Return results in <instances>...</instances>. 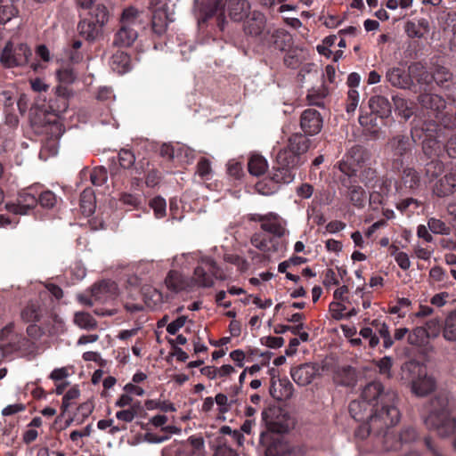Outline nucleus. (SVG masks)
I'll return each instance as SVG.
<instances>
[{
    "instance_id": "nucleus-1",
    "label": "nucleus",
    "mask_w": 456,
    "mask_h": 456,
    "mask_svg": "<svg viewBox=\"0 0 456 456\" xmlns=\"http://www.w3.org/2000/svg\"><path fill=\"white\" fill-rule=\"evenodd\" d=\"M268 432L262 433L260 444L265 456H303L302 449L283 441L281 434L295 426V419L280 407H269L262 412Z\"/></svg>"
},
{
    "instance_id": "nucleus-2",
    "label": "nucleus",
    "mask_w": 456,
    "mask_h": 456,
    "mask_svg": "<svg viewBox=\"0 0 456 456\" xmlns=\"http://www.w3.org/2000/svg\"><path fill=\"white\" fill-rule=\"evenodd\" d=\"M356 428L354 435L357 438L365 439L373 434L377 442L380 443L381 450L386 452L410 449L412 443L417 441L419 434L411 426L404 427L399 433H395L393 427L396 423H389V419L381 413L374 415Z\"/></svg>"
},
{
    "instance_id": "nucleus-3",
    "label": "nucleus",
    "mask_w": 456,
    "mask_h": 456,
    "mask_svg": "<svg viewBox=\"0 0 456 456\" xmlns=\"http://www.w3.org/2000/svg\"><path fill=\"white\" fill-rule=\"evenodd\" d=\"M370 158H371V153L369 150L362 145H354L345 153L336 165L342 173L338 179L342 188L346 191V198L357 208H364L366 192L358 184L356 169L361 167Z\"/></svg>"
},
{
    "instance_id": "nucleus-4",
    "label": "nucleus",
    "mask_w": 456,
    "mask_h": 456,
    "mask_svg": "<svg viewBox=\"0 0 456 456\" xmlns=\"http://www.w3.org/2000/svg\"><path fill=\"white\" fill-rule=\"evenodd\" d=\"M310 144L311 141L305 134L296 133L290 135L287 146L280 150L276 156L272 181L276 183H291L295 178L296 169L305 161V154Z\"/></svg>"
},
{
    "instance_id": "nucleus-5",
    "label": "nucleus",
    "mask_w": 456,
    "mask_h": 456,
    "mask_svg": "<svg viewBox=\"0 0 456 456\" xmlns=\"http://www.w3.org/2000/svg\"><path fill=\"white\" fill-rule=\"evenodd\" d=\"M416 137H420L419 128L415 126L411 129V134H396L389 137L384 145V154L390 169L395 173L401 172L407 159L412 154Z\"/></svg>"
},
{
    "instance_id": "nucleus-6",
    "label": "nucleus",
    "mask_w": 456,
    "mask_h": 456,
    "mask_svg": "<svg viewBox=\"0 0 456 456\" xmlns=\"http://www.w3.org/2000/svg\"><path fill=\"white\" fill-rule=\"evenodd\" d=\"M361 398L375 407V412L384 415L389 423H398L400 411L396 406L397 395L393 390L384 391V387L379 381H371L362 389Z\"/></svg>"
},
{
    "instance_id": "nucleus-7",
    "label": "nucleus",
    "mask_w": 456,
    "mask_h": 456,
    "mask_svg": "<svg viewBox=\"0 0 456 456\" xmlns=\"http://www.w3.org/2000/svg\"><path fill=\"white\" fill-rule=\"evenodd\" d=\"M425 424L442 437L449 436L456 429V418L451 416L449 401L446 395H438L430 401L429 414Z\"/></svg>"
},
{
    "instance_id": "nucleus-8",
    "label": "nucleus",
    "mask_w": 456,
    "mask_h": 456,
    "mask_svg": "<svg viewBox=\"0 0 456 456\" xmlns=\"http://www.w3.org/2000/svg\"><path fill=\"white\" fill-rule=\"evenodd\" d=\"M109 12L103 4H96L89 12V17L82 19L77 24L80 37L88 42H94L101 35L102 27L108 21Z\"/></svg>"
},
{
    "instance_id": "nucleus-9",
    "label": "nucleus",
    "mask_w": 456,
    "mask_h": 456,
    "mask_svg": "<svg viewBox=\"0 0 456 456\" xmlns=\"http://www.w3.org/2000/svg\"><path fill=\"white\" fill-rule=\"evenodd\" d=\"M224 0H201L199 4L197 19L200 28L208 26V21L215 18L219 31H224L227 24L224 15Z\"/></svg>"
},
{
    "instance_id": "nucleus-10",
    "label": "nucleus",
    "mask_w": 456,
    "mask_h": 456,
    "mask_svg": "<svg viewBox=\"0 0 456 456\" xmlns=\"http://www.w3.org/2000/svg\"><path fill=\"white\" fill-rule=\"evenodd\" d=\"M193 279L198 286L210 288L215 279L224 280L225 275L212 258L202 257L194 269Z\"/></svg>"
},
{
    "instance_id": "nucleus-11",
    "label": "nucleus",
    "mask_w": 456,
    "mask_h": 456,
    "mask_svg": "<svg viewBox=\"0 0 456 456\" xmlns=\"http://www.w3.org/2000/svg\"><path fill=\"white\" fill-rule=\"evenodd\" d=\"M31 57L32 51L28 45H14L9 41L0 54V62L5 68L25 66Z\"/></svg>"
},
{
    "instance_id": "nucleus-12",
    "label": "nucleus",
    "mask_w": 456,
    "mask_h": 456,
    "mask_svg": "<svg viewBox=\"0 0 456 456\" xmlns=\"http://www.w3.org/2000/svg\"><path fill=\"white\" fill-rule=\"evenodd\" d=\"M162 456H206L202 437L190 436L186 442L175 441L164 447Z\"/></svg>"
},
{
    "instance_id": "nucleus-13",
    "label": "nucleus",
    "mask_w": 456,
    "mask_h": 456,
    "mask_svg": "<svg viewBox=\"0 0 456 456\" xmlns=\"http://www.w3.org/2000/svg\"><path fill=\"white\" fill-rule=\"evenodd\" d=\"M424 139L422 142V151L428 158L437 157L441 152V143L437 140L441 126L436 121H424L420 129Z\"/></svg>"
},
{
    "instance_id": "nucleus-14",
    "label": "nucleus",
    "mask_w": 456,
    "mask_h": 456,
    "mask_svg": "<svg viewBox=\"0 0 456 456\" xmlns=\"http://www.w3.org/2000/svg\"><path fill=\"white\" fill-rule=\"evenodd\" d=\"M37 205V187H28L18 193L16 202L5 204V209L15 215H27Z\"/></svg>"
},
{
    "instance_id": "nucleus-15",
    "label": "nucleus",
    "mask_w": 456,
    "mask_h": 456,
    "mask_svg": "<svg viewBox=\"0 0 456 456\" xmlns=\"http://www.w3.org/2000/svg\"><path fill=\"white\" fill-rule=\"evenodd\" d=\"M369 106L371 110V114L369 117H359V122L362 126H368L369 122L372 123L376 121L378 117L383 119L391 115L392 104L385 96L375 95L370 97Z\"/></svg>"
},
{
    "instance_id": "nucleus-16",
    "label": "nucleus",
    "mask_w": 456,
    "mask_h": 456,
    "mask_svg": "<svg viewBox=\"0 0 456 456\" xmlns=\"http://www.w3.org/2000/svg\"><path fill=\"white\" fill-rule=\"evenodd\" d=\"M419 102L422 108L430 111L436 118L435 121L442 126V118L448 114L444 111L446 108L445 100L438 94H421L419 96Z\"/></svg>"
},
{
    "instance_id": "nucleus-17",
    "label": "nucleus",
    "mask_w": 456,
    "mask_h": 456,
    "mask_svg": "<svg viewBox=\"0 0 456 456\" xmlns=\"http://www.w3.org/2000/svg\"><path fill=\"white\" fill-rule=\"evenodd\" d=\"M281 239V237L262 231L252 234L250 243L264 253H275L283 248Z\"/></svg>"
},
{
    "instance_id": "nucleus-18",
    "label": "nucleus",
    "mask_w": 456,
    "mask_h": 456,
    "mask_svg": "<svg viewBox=\"0 0 456 456\" xmlns=\"http://www.w3.org/2000/svg\"><path fill=\"white\" fill-rule=\"evenodd\" d=\"M322 118L316 110L307 109L301 114L300 126L305 134H317L322 127Z\"/></svg>"
},
{
    "instance_id": "nucleus-19",
    "label": "nucleus",
    "mask_w": 456,
    "mask_h": 456,
    "mask_svg": "<svg viewBox=\"0 0 456 456\" xmlns=\"http://www.w3.org/2000/svg\"><path fill=\"white\" fill-rule=\"evenodd\" d=\"M387 80L391 86L401 88L410 89L413 86V80L411 74L403 67H393L387 71Z\"/></svg>"
},
{
    "instance_id": "nucleus-20",
    "label": "nucleus",
    "mask_w": 456,
    "mask_h": 456,
    "mask_svg": "<svg viewBox=\"0 0 456 456\" xmlns=\"http://www.w3.org/2000/svg\"><path fill=\"white\" fill-rule=\"evenodd\" d=\"M434 193L440 198L447 197L456 191V168H452L434 185Z\"/></svg>"
},
{
    "instance_id": "nucleus-21",
    "label": "nucleus",
    "mask_w": 456,
    "mask_h": 456,
    "mask_svg": "<svg viewBox=\"0 0 456 456\" xmlns=\"http://www.w3.org/2000/svg\"><path fill=\"white\" fill-rule=\"evenodd\" d=\"M349 413L356 421H365L370 419L375 413V407L360 398L353 400L349 403Z\"/></svg>"
},
{
    "instance_id": "nucleus-22",
    "label": "nucleus",
    "mask_w": 456,
    "mask_h": 456,
    "mask_svg": "<svg viewBox=\"0 0 456 456\" xmlns=\"http://www.w3.org/2000/svg\"><path fill=\"white\" fill-rule=\"evenodd\" d=\"M249 14L250 16L244 22V32L252 37H258L265 28L266 18L263 12L256 10Z\"/></svg>"
},
{
    "instance_id": "nucleus-23",
    "label": "nucleus",
    "mask_w": 456,
    "mask_h": 456,
    "mask_svg": "<svg viewBox=\"0 0 456 456\" xmlns=\"http://www.w3.org/2000/svg\"><path fill=\"white\" fill-rule=\"evenodd\" d=\"M285 225L286 222L279 215L270 212L260 227L263 232L282 238L287 232Z\"/></svg>"
},
{
    "instance_id": "nucleus-24",
    "label": "nucleus",
    "mask_w": 456,
    "mask_h": 456,
    "mask_svg": "<svg viewBox=\"0 0 456 456\" xmlns=\"http://www.w3.org/2000/svg\"><path fill=\"white\" fill-rule=\"evenodd\" d=\"M317 373V369L311 363H304L294 367L290 370L292 379L299 386H305L312 382Z\"/></svg>"
},
{
    "instance_id": "nucleus-25",
    "label": "nucleus",
    "mask_w": 456,
    "mask_h": 456,
    "mask_svg": "<svg viewBox=\"0 0 456 456\" xmlns=\"http://www.w3.org/2000/svg\"><path fill=\"white\" fill-rule=\"evenodd\" d=\"M250 4L248 0H228L226 8L233 21H241L250 13Z\"/></svg>"
},
{
    "instance_id": "nucleus-26",
    "label": "nucleus",
    "mask_w": 456,
    "mask_h": 456,
    "mask_svg": "<svg viewBox=\"0 0 456 456\" xmlns=\"http://www.w3.org/2000/svg\"><path fill=\"white\" fill-rule=\"evenodd\" d=\"M370 160H366L361 167H357V178L358 182L362 183L367 188H375L380 182L378 170L368 165Z\"/></svg>"
},
{
    "instance_id": "nucleus-27",
    "label": "nucleus",
    "mask_w": 456,
    "mask_h": 456,
    "mask_svg": "<svg viewBox=\"0 0 456 456\" xmlns=\"http://www.w3.org/2000/svg\"><path fill=\"white\" fill-rule=\"evenodd\" d=\"M138 37L137 31L131 26L121 25L114 35L113 45L118 47H128Z\"/></svg>"
},
{
    "instance_id": "nucleus-28",
    "label": "nucleus",
    "mask_w": 456,
    "mask_h": 456,
    "mask_svg": "<svg viewBox=\"0 0 456 456\" xmlns=\"http://www.w3.org/2000/svg\"><path fill=\"white\" fill-rule=\"evenodd\" d=\"M392 100L395 113L404 121H407L414 114L415 103L413 102L399 94L394 95Z\"/></svg>"
},
{
    "instance_id": "nucleus-29",
    "label": "nucleus",
    "mask_w": 456,
    "mask_h": 456,
    "mask_svg": "<svg viewBox=\"0 0 456 456\" xmlns=\"http://www.w3.org/2000/svg\"><path fill=\"white\" fill-rule=\"evenodd\" d=\"M131 58L123 51L112 54L110 61V68L118 74H124L130 69Z\"/></svg>"
},
{
    "instance_id": "nucleus-30",
    "label": "nucleus",
    "mask_w": 456,
    "mask_h": 456,
    "mask_svg": "<svg viewBox=\"0 0 456 456\" xmlns=\"http://www.w3.org/2000/svg\"><path fill=\"white\" fill-rule=\"evenodd\" d=\"M436 381L429 376H419L412 381V391L419 396H424L434 391Z\"/></svg>"
},
{
    "instance_id": "nucleus-31",
    "label": "nucleus",
    "mask_w": 456,
    "mask_h": 456,
    "mask_svg": "<svg viewBox=\"0 0 456 456\" xmlns=\"http://www.w3.org/2000/svg\"><path fill=\"white\" fill-rule=\"evenodd\" d=\"M402 185L411 191H415L420 186V175L419 172L411 167L402 168Z\"/></svg>"
},
{
    "instance_id": "nucleus-32",
    "label": "nucleus",
    "mask_w": 456,
    "mask_h": 456,
    "mask_svg": "<svg viewBox=\"0 0 456 456\" xmlns=\"http://www.w3.org/2000/svg\"><path fill=\"white\" fill-rule=\"evenodd\" d=\"M271 40L276 49L284 52L292 47L293 44L292 36L282 28L275 29L271 36Z\"/></svg>"
},
{
    "instance_id": "nucleus-33",
    "label": "nucleus",
    "mask_w": 456,
    "mask_h": 456,
    "mask_svg": "<svg viewBox=\"0 0 456 456\" xmlns=\"http://www.w3.org/2000/svg\"><path fill=\"white\" fill-rule=\"evenodd\" d=\"M279 387L280 390L279 393H277L276 383L273 380L272 381L270 394L273 398L281 401L289 399L293 395L294 388L289 380L279 379Z\"/></svg>"
},
{
    "instance_id": "nucleus-34",
    "label": "nucleus",
    "mask_w": 456,
    "mask_h": 456,
    "mask_svg": "<svg viewBox=\"0 0 456 456\" xmlns=\"http://www.w3.org/2000/svg\"><path fill=\"white\" fill-rule=\"evenodd\" d=\"M285 52L283 62L287 68L296 69L305 61L304 52L301 48L290 47Z\"/></svg>"
},
{
    "instance_id": "nucleus-35",
    "label": "nucleus",
    "mask_w": 456,
    "mask_h": 456,
    "mask_svg": "<svg viewBox=\"0 0 456 456\" xmlns=\"http://www.w3.org/2000/svg\"><path fill=\"white\" fill-rule=\"evenodd\" d=\"M268 168L267 160L259 154H252L248 159V170L254 176L264 175Z\"/></svg>"
},
{
    "instance_id": "nucleus-36",
    "label": "nucleus",
    "mask_w": 456,
    "mask_h": 456,
    "mask_svg": "<svg viewBox=\"0 0 456 456\" xmlns=\"http://www.w3.org/2000/svg\"><path fill=\"white\" fill-rule=\"evenodd\" d=\"M407 339L411 346L427 349L430 338L424 327H416L408 334Z\"/></svg>"
},
{
    "instance_id": "nucleus-37",
    "label": "nucleus",
    "mask_w": 456,
    "mask_h": 456,
    "mask_svg": "<svg viewBox=\"0 0 456 456\" xmlns=\"http://www.w3.org/2000/svg\"><path fill=\"white\" fill-rule=\"evenodd\" d=\"M167 15L162 10H156L151 20V29L154 34L160 37L166 33L167 28Z\"/></svg>"
},
{
    "instance_id": "nucleus-38",
    "label": "nucleus",
    "mask_w": 456,
    "mask_h": 456,
    "mask_svg": "<svg viewBox=\"0 0 456 456\" xmlns=\"http://www.w3.org/2000/svg\"><path fill=\"white\" fill-rule=\"evenodd\" d=\"M336 380L345 387H354L356 383L355 370L351 366L343 367L338 370Z\"/></svg>"
},
{
    "instance_id": "nucleus-39",
    "label": "nucleus",
    "mask_w": 456,
    "mask_h": 456,
    "mask_svg": "<svg viewBox=\"0 0 456 456\" xmlns=\"http://www.w3.org/2000/svg\"><path fill=\"white\" fill-rule=\"evenodd\" d=\"M452 79V73L449 69L440 65L435 67L433 71V81H435L437 86L447 88L449 87V83Z\"/></svg>"
},
{
    "instance_id": "nucleus-40",
    "label": "nucleus",
    "mask_w": 456,
    "mask_h": 456,
    "mask_svg": "<svg viewBox=\"0 0 456 456\" xmlns=\"http://www.w3.org/2000/svg\"><path fill=\"white\" fill-rule=\"evenodd\" d=\"M165 283L167 289L174 292H178L184 289V281L183 276L179 272L175 270H171L168 272L165 279Z\"/></svg>"
},
{
    "instance_id": "nucleus-41",
    "label": "nucleus",
    "mask_w": 456,
    "mask_h": 456,
    "mask_svg": "<svg viewBox=\"0 0 456 456\" xmlns=\"http://www.w3.org/2000/svg\"><path fill=\"white\" fill-rule=\"evenodd\" d=\"M74 322L81 329L86 330H94L97 327V321L92 314L86 312H78L75 314Z\"/></svg>"
},
{
    "instance_id": "nucleus-42",
    "label": "nucleus",
    "mask_w": 456,
    "mask_h": 456,
    "mask_svg": "<svg viewBox=\"0 0 456 456\" xmlns=\"http://www.w3.org/2000/svg\"><path fill=\"white\" fill-rule=\"evenodd\" d=\"M444 169L443 161L438 159H434L428 161L424 167L425 175L430 182L437 178Z\"/></svg>"
},
{
    "instance_id": "nucleus-43",
    "label": "nucleus",
    "mask_w": 456,
    "mask_h": 456,
    "mask_svg": "<svg viewBox=\"0 0 456 456\" xmlns=\"http://www.w3.org/2000/svg\"><path fill=\"white\" fill-rule=\"evenodd\" d=\"M443 335L446 340H456V310L446 317L444 323Z\"/></svg>"
},
{
    "instance_id": "nucleus-44",
    "label": "nucleus",
    "mask_w": 456,
    "mask_h": 456,
    "mask_svg": "<svg viewBox=\"0 0 456 456\" xmlns=\"http://www.w3.org/2000/svg\"><path fill=\"white\" fill-rule=\"evenodd\" d=\"M21 320L25 322H37L41 317V308L36 304H28L20 313Z\"/></svg>"
},
{
    "instance_id": "nucleus-45",
    "label": "nucleus",
    "mask_w": 456,
    "mask_h": 456,
    "mask_svg": "<svg viewBox=\"0 0 456 456\" xmlns=\"http://www.w3.org/2000/svg\"><path fill=\"white\" fill-rule=\"evenodd\" d=\"M37 204L44 208L52 209L57 204V197L50 190L40 191L37 190Z\"/></svg>"
},
{
    "instance_id": "nucleus-46",
    "label": "nucleus",
    "mask_w": 456,
    "mask_h": 456,
    "mask_svg": "<svg viewBox=\"0 0 456 456\" xmlns=\"http://www.w3.org/2000/svg\"><path fill=\"white\" fill-rule=\"evenodd\" d=\"M86 172H88V170L87 169L82 170L83 174H85ZM89 173H90L91 183L94 186H101L107 181V178H108L107 170L103 167H94L91 171H89Z\"/></svg>"
},
{
    "instance_id": "nucleus-47",
    "label": "nucleus",
    "mask_w": 456,
    "mask_h": 456,
    "mask_svg": "<svg viewBox=\"0 0 456 456\" xmlns=\"http://www.w3.org/2000/svg\"><path fill=\"white\" fill-rule=\"evenodd\" d=\"M428 225L433 233L448 235L451 232V227L440 219L431 217L428 221Z\"/></svg>"
},
{
    "instance_id": "nucleus-48",
    "label": "nucleus",
    "mask_w": 456,
    "mask_h": 456,
    "mask_svg": "<svg viewBox=\"0 0 456 456\" xmlns=\"http://www.w3.org/2000/svg\"><path fill=\"white\" fill-rule=\"evenodd\" d=\"M80 395V391L77 387L69 388L62 397L61 411L65 413L69 408L74 403V401Z\"/></svg>"
},
{
    "instance_id": "nucleus-49",
    "label": "nucleus",
    "mask_w": 456,
    "mask_h": 456,
    "mask_svg": "<svg viewBox=\"0 0 456 456\" xmlns=\"http://www.w3.org/2000/svg\"><path fill=\"white\" fill-rule=\"evenodd\" d=\"M142 295L148 305H156L162 300V294L158 289L151 287L143 288Z\"/></svg>"
},
{
    "instance_id": "nucleus-50",
    "label": "nucleus",
    "mask_w": 456,
    "mask_h": 456,
    "mask_svg": "<svg viewBox=\"0 0 456 456\" xmlns=\"http://www.w3.org/2000/svg\"><path fill=\"white\" fill-rule=\"evenodd\" d=\"M150 207L153 209L157 218H162L166 216L167 203L161 196H156L150 200Z\"/></svg>"
},
{
    "instance_id": "nucleus-51",
    "label": "nucleus",
    "mask_w": 456,
    "mask_h": 456,
    "mask_svg": "<svg viewBox=\"0 0 456 456\" xmlns=\"http://www.w3.org/2000/svg\"><path fill=\"white\" fill-rule=\"evenodd\" d=\"M57 78L61 84L69 85L76 79V74L70 66L62 67L57 70Z\"/></svg>"
},
{
    "instance_id": "nucleus-52",
    "label": "nucleus",
    "mask_w": 456,
    "mask_h": 456,
    "mask_svg": "<svg viewBox=\"0 0 456 456\" xmlns=\"http://www.w3.org/2000/svg\"><path fill=\"white\" fill-rule=\"evenodd\" d=\"M135 161L134 153L129 150H121L118 154V162L124 169H128L133 167Z\"/></svg>"
},
{
    "instance_id": "nucleus-53",
    "label": "nucleus",
    "mask_w": 456,
    "mask_h": 456,
    "mask_svg": "<svg viewBox=\"0 0 456 456\" xmlns=\"http://www.w3.org/2000/svg\"><path fill=\"white\" fill-rule=\"evenodd\" d=\"M138 16L139 12L136 8L133 6L126 8L122 12L120 24L133 27Z\"/></svg>"
},
{
    "instance_id": "nucleus-54",
    "label": "nucleus",
    "mask_w": 456,
    "mask_h": 456,
    "mask_svg": "<svg viewBox=\"0 0 456 456\" xmlns=\"http://www.w3.org/2000/svg\"><path fill=\"white\" fill-rule=\"evenodd\" d=\"M443 322L437 318L431 319L426 322L427 333L430 338H437L442 330Z\"/></svg>"
},
{
    "instance_id": "nucleus-55",
    "label": "nucleus",
    "mask_w": 456,
    "mask_h": 456,
    "mask_svg": "<svg viewBox=\"0 0 456 456\" xmlns=\"http://www.w3.org/2000/svg\"><path fill=\"white\" fill-rule=\"evenodd\" d=\"M391 248L393 249L391 254L395 256V260L400 268L404 271L408 270L411 266V261L408 255L403 251L396 252L398 248L395 246H392Z\"/></svg>"
},
{
    "instance_id": "nucleus-56",
    "label": "nucleus",
    "mask_w": 456,
    "mask_h": 456,
    "mask_svg": "<svg viewBox=\"0 0 456 456\" xmlns=\"http://www.w3.org/2000/svg\"><path fill=\"white\" fill-rule=\"evenodd\" d=\"M18 13V10L12 4L0 5V23L5 24Z\"/></svg>"
},
{
    "instance_id": "nucleus-57",
    "label": "nucleus",
    "mask_w": 456,
    "mask_h": 456,
    "mask_svg": "<svg viewBox=\"0 0 456 456\" xmlns=\"http://www.w3.org/2000/svg\"><path fill=\"white\" fill-rule=\"evenodd\" d=\"M211 173L210 161L207 158L201 157L197 163V174L203 179H208Z\"/></svg>"
},
{
    "instance_id": "nucleus-58",
    "label": "nucleus",
    "mask_w": 456,
    "mask_h": 456,
    "mask_svg": "<svg viewBox=\"0 0 456 456\" xmlns=\"http://www.w3.org/2000/svg\"><path fill=\"white\" fill-rule=\"evenodd\" d=\"M119 200L124 205L129 206L134 208H138L142 204V198L140 195L127 192H123L119 197Z\"/></svg>"
},
{
    "instance_id": "nucleus-59",
    "label": "nucleus",
    "mask_w": 456,
    "mask_h": 456,
    "mask_svg": "<svg viewBox=\"0 0 456 456\" xmlns=\"http://www.w3.org/2000/svg\"><path fill=\"white\" fill-rule=\"evenodd\" d=\"M227 174L234 179H240L243 175V168L241 162L236 159H231L227 163Z\"/></svg>"
},
{
    "instance_id": "nucleus-60",
    "label": "nucleus",
    "mask_w": 456,
    "mask_h": 456,
    "mask_svg": "<svg viewBox=\"0 0 456 456\" xmlns=\"http://www.w3.org/2000/svg\"><path fill=\"white\" fill-rule=\"evenodd\" d=\"M359 102V93L356 89H349L347 93V99L346 110L347 113H353L356 110Z\"/></svg>"
},
{
    "instance_id": "nucleus-61",
    "label": "nucleus",
    "mask_w": 456,
    "mask_h": 456,
    "mask_svg": "<svg viewBox=\"0 0 456 456\" xmlns=\"http://www.w3.org/2000/svg\"><path fill=\"white\" fill-rule=\"evenodd\" d=\"M360 335L364 338L369 340V346L370 348L376 347L379 343V337L373 333L371 328L365 327L361 329Z\"/></svg>"
},
{
    "instance_id": "nucleus-62",
    "label": "nucleus",
    "mask_w": 456,
    "mask_h": 456,
    "mask_svg": "<svg viewBox=\"0 0 456 456\" xmlns=\"http://www.w3.org/2000/svg\"><path fill=\"white\" fill-rule=\"evenodd\" d=\"M162 176L157 169L149 170L145 176V183L148 187H155L161 180Z\"/></svg>"
},
{
    "instance_id": "nucleus-63",
    "label": "nucleus",
    "mask_w": 456,
    "mask_h": 456,
    "mask_svg": "<svg viewBox=\"0 0 456 456\" xmlns=\"http://www.w3.org/2000/svg\"><path fill=\"white\" fill-rule=\"evenodd\" d=\"M187 321V317L183 315L176 318L175 321L171 322L167 326V333L171 335H175L178 330L183 328Z\"/></svg>"
},
{
    "instance_id": "nucleus-64",
    "label": "nucleus",
    "mask_w": 456,
    "mask_h": 456,
    "mask_svg": "<svg viewBox=\"0 0 456 456\" xmlns=\"http://www.w3.org/2000/svg\"><path fill=\"white\" fill-rule=\"evenodd\" d=\"M214 456H239V454L225 444L220 443L215 450Z\"/></svg>"
}]
</instances>
